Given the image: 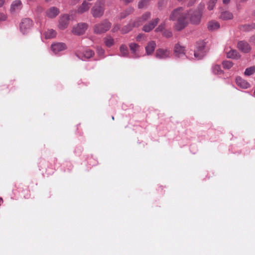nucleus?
I'll list each match as a JSON object with an SVG mask.
<instances>
[{
	"label": "nucleus",
	"mask_w": 255,
	"mask_h": 255,
	"mask_svg": "<svg viewBox=\"0 0 255 255\" xmlns=\"http://www.w3.org/2000/svg\"><path fill=\"white\" fill-rule=\"evenodd\" d=\"M204 8V3H200L197 10H190L187 11L184 10L181 7H178L172 11L169 19L172 21L177 20L175 28L177 30L180 31L186 26L189 18L192 24L199 23Z\"/></svg>",
	"instance_id": "1"
},
{
	"label": "nucleus",
	"mask_w": 255,
	"mask_h": 255,
	"mask_svg": "<svg viewBox=\"0 0 255 255\" xmlns=\"http://www.w3.org/2000/svg\"><path fill=\"white\" fill-rule=\"evenodd\" d=\"M111 26V23L105 19L100 23L94 25V32L96 34H102L109 30Z\"/></svg>",
	"instance_id": "2"
},
{
	"label": "nucleus",
	"mask_w": 255,
	"mask_h": 255,
	"mask_svg": "<svg viewBox=\"0 0 255 255\" xmlns=\"http://www.w3.org/2000/svg\"><path fill=\"white\" fill-rule=\"evenodd\" d=\"M104 10V2L101 0H98L92 8L91 13L93 17L99 18L103 16Z\"/></svg>",
	"instance_id": "3"
},
{
	"label": "nucleus",
	"mask_w": 255,
	"mask_h": 255,
	"mask_svg": "<svg viewBox=\"0 0 255 255\" xmlns=\"http://www.w3.org/2000/svg\"><path fill=\"white\" fill-rule=\"evenodd\" d=\"M33 25L32 21L28 18L23 19L20 23V30L23 34L27 33Z\"/></svg>",
	"instance_id": "4"
},
{
	"label": "nucleus",
	"mask_w": 255,
	"mask_h": 255,
	"mask_svg": "<svg viewBox=\"0 0 255 255\" xmlns=\"http://www.w3.org/2000/svg\"><path fill=\"white\" fill-rule=\"evenodd\" d=\"M171 52L167 49L159 48L155 52V56L159 59H166L170 57Z\"/></svg>",
	"instance_id": "5"
},
{
	"label": "nucleus",
	"mask_w": 255,
	"mask_h": 255,
	"mask_svg": "<svg viewBox=\"0 0 255 255\" xmlns=\"http://www.w3.org/2000/svg\"><path fill=\"white\" fill-rule=\"evenodd\" d=\"M86 23H80L73 28L72 32L76 35H81L85 33L88 28Z\"/></svg>",
	"instance_id": "6"
},
{
	"label": "nucleus",
	"mask_w": 255,
	"mask_h": 255,
	"mask_svg": "<svg viewBox=\"0 0 255 255\" xmlns=\"http://www.w3.org/2000/svg\"><path fill=\"white\" fill-rule=\"evenodd\" d=\"M67 48L66 44L62 42L55 43L51 45V48L55 54L65 50Z\"/></svg>",
	"instance_id": "7"
},
{
	"label": "nucleus",
	"mask_w": 255,
	"mask_h": 255,
	"mask_svg": "<svg viewBox=\"0 0 255 255\" xmlns=\"http://www.w3.org/2000/svg\"><path fill=\"white\" fill-rule=\"evenodd\" d=\"M70 16L68 14L62 15L60 18L58 27L59 29L63 30L68 25Z\"/></svg>",
	"instance_id": "8"
},
{
	"label": "nucleus",
	"mask_w": 255,
	"mask_h": 255,
	"mask_svg": "<svg viewBox=\"0 0 255 255\" xmlns=\"http://www.w3.org/2000/svg\"><path fill=\"white\" fill-rule=\"evenodd\" d=\"M159 21V19L158 18H156L150 21L148 23L143 26L142 28L143 31L145 32H149L156 26Z\"/></svg>",
	"instance_id": "9"
},
{
	"label": "nucleus",
	"mask_w": 255,
	"mask_h": 255,
	"mask_svg": "<svg viewBox=\"0 0 255 255\" xmlns=\"http://www.w3.org/2000/svg\"><path fill=\"white\" fill-rule=\"evenodd\" d=\"M22 7V3L20 0H14L10 5V11L11 13L19 11Z\"/></svg>",
	"instance_id": "10"
},
{
	"label": "nucleus",
	"mask_w": 255,
	"mask_h": 255,
	"mask_svg": "<svg viewBox=\"0 0 255 255\" xmlns=\"http://www.w3.org/2000/svg\"><path fill=\"white\" fill-rule=\"evenodd\" d=\"M129 47L132 54V58H137L140 57V46L139 45L135 43H131L129 44Z\"/></svg>",
	"instance_id": "11"
},
{
	"label": "nucleus",
	"mask_w": 255,
	"mask_h": 255,
	"mask_svg": "<svg viewBox=\"0 0 255 255\" xmlns=\"http://www.w3.org/2000/svg\"><path fill=\"white\" fill-rule=\"evenodd\" d=\"M151 17V13L149 12H146L142 14L140 18L137 19L133 22V26H139L141 25L144 22L146 21Z\"/></svg>",
	"instance_id": "12"
},
{
	"label": "nucleus",
	"mask_w": 255,
	"mask_h": 255,
	"mask_svg": "<svg viewBox=\"0 0 255 255\" xmlns=\"http://www.w3.org/2000/svg\"><path fill=\"white\" fill-rule=\"evenodd\" d=\"M206 53L205 50V46L202 45L197 48V49L194 52V55L196 59L200 60L202 59Z\"/></svg>",
	"instance_id": "13"
},
{
	"label": "nucleus",
	"mask_w": 255,
	"mask_h": 255,
	"mask_svg": "<svg viewBox=\"0 0 255 255\" xmlns=\"http://www.w3.org/2000/svg\"><path fill=\"white\" fill-rule=\"evenodd\" d=\"M94 54V52L89 49H87L85 50L82 56H81V54L78 53H76V56L79 58L81 59L82 60H84L86 59H89L91 57H92Z\"/></svg>",
	"instance_id": "14"
},
{
	"label": "nucleus",
	"mask_w": 255,
	"mask_h": 255,
	"mask_svg": "<svg viewBox=\"0 0 255 255\" xmlns=\"http://www.w3.org/2000/svg\"><path fill=\"white\" fill-rule=\"evenodd\" d=\"M91 6V3L87 2L86 0H84L82 4L78 7L76 10V12L79 14H82L89 10Z\"/></svg>",
	"instance_id": "15"
},
{
	"label": "nucleus",
	"mask_w": 255,
	"mask_h": 255,
	"mask_svg": "<svg viewBox=\"0 0 255 255\" xmlns=\"http://www.w3.org/2000/svg\"><path fill=\"white\" fill-rule=\"evenodd\" d=\"M59 13V9L55 6H52L46 11V16L51 18L55 17Z\"/></svg>",
	"instance_id": "16"
},
{
	"label": "nucleus",
	"mask_w": 255,
	"mask_h": 255,
	"mask_svg": "<svg viewBox=\"0 0 255 255\" xmlns=\"http://www.w3.org/2000/svg\"><path fill=\"white\" fill-rule=\"evenodd\" d=\"M156 46V44L154 41H149L145 48L146 54L147 55H151L154 51Z\"/></svg>",
	"instance_id": "17"
},
{
	"label": "nucleus",
	"mask_w": 255,
	"mask_h": 255,
	"mask_svg": "<svg viewBox=\"0 0 255 255\" xmlns=\"http://www.w3.org/2000/svg\"><path fill=\"white\" fill-rule=\"evenodd\" d=\"M238 48L239 50L244 53H247L251 50V47L249 44L244 41H241L238 42Z\"/></svg>",
	"instance_id": "18"
},
{
	"label": "nucleus",
	"mask_w": 255,
	"mask_h": 255,
	"mask_svg": "<svg viewBox=\"0 0 255 255\" xmlns=\"http://www.w3.org/2000/svg\"><path fill=\"white\" fill-rule=\"evenodd\" d=\"M185 50L184 47L181 46L179 44H177L175 45L174 47V53L176 56L178 57H182L185 55Z\"/></svg>",
	"instance_id": "19"
},
{
	"label": "nucleus",
	"mask_w": 255,
	"mask_h": 255,
	"mask_svg": "<svg viewBox=\"0 0 255 255\" xmlns=\"http://www.w3.org/2000/svg\"><path fill=\"white\" fill-rule=\"evenodd\" d=\"M236 84L238 86L243 89H247L250 87V84L245 80L240 77H238L236 79Z\"/></svg>",
	"instance_id": "20"
},
{
	"label": "nucleus",
	"mask_w": 255,
	"mask_h": 255,
	"mask_svg": "<svg viewBox=\"0 0 255 255\" xmlns=\"http://www.w3.org/2000/svg\"><path fill=\"white\" fill-rule=\"evenodd\" d=\"M226 55L227 58L233 59H239L241 57L240 54L234 49H231L229 51L226 52Z\"/></svg>",
	"instance_id": "21"
},
{
	"label": "nucleus",
	"mask_w": 255,
	"mask_h": 255,
	"mask_svg": "<svg viewBox=\"0 0 255 255\" xmlns=\"http://www.w3.org/2000/svg\"><path fill=\"white\" fill-rule=\"evenodd\" d=\"M220 18L223 20H229L233 18V15L229 11H223L221 13Z\"/></svg>",
	"instance_id": "22"
},
{
	"label": "nucleus",
	"mask_w": 255,
	"mask_h": 255,
	"mask_svg": "<svg viewBox=\"0 0 255 255\" xmlns=\"http://www.w3.org/2000/svg\"><path fill=\"white\" fill-rule=\"evenodd\" d=\"M220 27V24L216 21H211L208 24V28L209 30L214 31L219 29Z\"/></svg>",
	"instance_id": "23"
},
{
	"label": "nucleus",
	"mask_w": 255,
	"mask_h": 255,
	"mask_svg": "<svg viewBox=\"0 0 255 255\" xmlns=\"http://www.w3.org/2000/svg\"><path fill=\"white\" fill-rule=\"evenodd\" d=\"M134 9L132 7H128L125 11L122 12L119 15V18L121 19L126 18L127 16L133 12Z\"/></svg>",
	"instance_id": "24"
},
{
	"label": "nucleus",
	"mask_w": 255,
	"mask_h": 255,
	"mask_svg": "<svg viewBox=\"0 0 255 255\" xmlns=\"http://www.w3.org/2000/svg\"><path fill=\"white\" fill-rule=\"evenodd\" d=\"M120 56L122 57H127L128 55V47L125 45H122L120 47Z\"/></svg>",
	"instance_id": "25"
},
{
	"label": "nucleus",
	"mask_w": 255,
	"mask_h": 255,
	"mask_svg": "<svg viewBox=\"0 0 255 255\" xmlns=\"http://www.w3.org/2000/svg\"><path fill=\"white\" fill-rule=\"evenodd\" d=\"M45 37L46 39H50L54 38L56 35V32L53 29H48L45 33Z\"/></svg>",
	"instance_id": "26"
},
{
	"label": "nucleus",
	"mask_w": 255,
	"mask_h": 255,
	"mask_svg": "<svg viewBox=\"0 0 255 255\" xmlns=\"http://www.w3.org/2000/svg\"><path fill=\"white\" fill-rule=\"evenodd\" d=\"M212 70L214 74L220 75L223 73L219 65L215 64L213 65Z\"/></svg>",
	"instance_id": "27"
},
{
	"label": "nucleus",
	"mask_w": 255,
	"mask_h": 255,
	"mask_svg": "<svg viewBox=\"0 0 255 255\" xmlns=\"http://www.w3.org/2000/svg\"><path fill=\"white\" fill-rule=\"evenodd\" d=\"M104 43L107 47H111L114 44V39L111 36H107L104 39Z\"/></svg>",
	"instance_id": "28"
},
{
	"label": "nucleus",
	"mask_w": 255,
	"mask_h": 255,
	"mask_svg": "<svg viewBox=\"0 0 255 255\" xmlns=\"http://www.w3.org/2000/svg\"><path fill=\"white\" fill-rule=\"evenodd\" d=\"M255 72V67L252 66L247 68L244 72V74L246 76H251Z\"/></svg>",
	"instance_id": "29"
},
{
	"label": "nucleus",
	"mask_w": 255,
	"mask_h": 255,
	"mask_svg": "<svg viewBox=\"0 0 255 255\" xmlns=\"http://www.w3.org/2000/svg\"><path fill=\"white\" fill-rule=\"evenodd\" d=\"M133 27V23L132 24V25L131 24H128L121 29V32L122 33H127L130 31Z\"/></svg>",
	"instance_id": "30"
},
{
	"label": "nucleus",
	"mask_w": 255,
	"mask_h": 255,
	"mask_svg": "<svg viewBox=\"0 0 255 255\" xmlns=\"http://www.w3.org/2000/svg\"><path fill=\"white\" fill-rule=\"evenodd\" d=\"M222 65L224 69H229L233 66V63L229 60L223 61Z\"/></svg>",
	"instance_id": "31"
},
{
	"label": "nucleus",
	"mask_w": 255,
	"mask_h": 255,
	"mask_svg": "<svg viewBox=\"0 0 255 255\" xmlns=\"http://www.w3.org/2000/svg\"><path fill=\"white\" fill-rule=\"evenodd\" d=\"M218 0H209L207 3V8L209 10L213 9Z\"/></svg>",
	"instance_id": "32"
},
{
	"label": "nucleus",
	"mask_w": 255,
	"mask_h": 255,
	"mask_svg": "<svg viewBox=\"0 0 255 255\" xmlns=\"http://www.w3.org/2000/svg\"><path fill=\"white\" fill-rule=\"evenodd\" d=\"M149 3V0H141L138 3V8H142L146 6Z\"/></svg>",
	"instance_id": "33"
},
{
	"label": "nucleus",
	"mask_w": 255,
	"mask_h": 255,
	"mask_svg": "<svg viewBox=\"0 0 255 255\" xmlns=\"http://www.w3.org/2000/svg\"><path fill=\"white\" fill-rule=\"evenodd\" d=\"M165 26V23H162L158 25V26L155 29V31L156 32H161L164 29Z\"/></svg>",
	"instance_id": "34"
},
{
	"label": "nucleus",
	"mask_w": 255,
	"mask_h": 255,
	"mask_svg": "<svg viewBox=\"0 0 255 255\" xmlns=\"http://www.w3.org/2000/svg\"><path fill=\"white\" fill-rule=\"evenodd\" d=\"M163 35L166 37H170L172 35V33L170 30H166L163 31Z\"/></svg>",
	"instance_id": "35"
},
{
	"label": "nucleus",
	"mask_w": 255,
	"mask_h": 255,
	"mask_svg": "<svg viewBox=\"0 0 255 255\" xmlns=\"http://www.w3.org/2000/svg\"><path fill=\"white\" fill-rule=\"evenodd\" d=\"M7 16L6 14L0 12V21H4L7 19Z\"/></svg>",
	"instance_id": "36"
},
{
	"label": "nucleus",
	"mask_w": 255,
	"mask_h": 255,
	"mask_svg": "<svg viewBox=\"0 0 255 255\" xmlns=\"http://www.w3.org/2000/svg\"><path fill=\"white\" fill-rule=\"evenodd\" d=\"M97 51L98 54L100 56H103L104 54L105 51L101 47H98L97 48Z\"/></svg>",
	"instance_id": "37"
},
{
	"label": "nucleus",
	"mask_w": 255,
	"mask_h": 255,
	"mask_svg": "<svg viewBox=\"0 0 255 255\" xmlns=\"http://www.w3.org/2000/svg\"><path fill=\"white\" fill-rule=\"evenodd\" d=\"M120 28V26L119 24H116L114 25V27L112 29L113 32H115L118 31Z\"/></svg>",
	"instance_id": "38"
},
{
	"label": "nucleus",
	"mask_w": 255,
	"mask_h": 255,
	"mask_svg": "<svg viewBox=\"0 0 255 255\" xmlns=\"http://www.w3.org/2000/svg\"><path fill=\"white\" fill-rule=\"evenodd\" d=\"M143 36V34H141L138 35L136 37V40L139 41L140 39Z\"/></svg>",
	"instance_id": "39"
},
{
	"label": "nucleus",
	"mask_w": 255,
	"mask_h": 255,
	"mask_svg": "<svg viewBox=\"0 0 255 255\" xmlns=\"http://www.w3.org/2000/svg\"><path fill=\"white\" fill-rule=\"evenodd\" d=\"M5 0H0V7H2L4 4Z\"/></svg>",
	"instance_id": "40"
},
{
	"label": "nucleus",
	"mask_w": 255,
	"mask_h": 255,
	"mask_svg": "<svg viewBox=\"0 0 255 255\" xmlns=\"http://www.w3.org/2000/svg\"><path fill=\"white\" fill-rule=\"evenodd\" d=\"M230 1V0H223V2L224 4H228Z\"/></svg>",
	"instance_id": "41"
},
{
	"label": "nucleus",
	"mask_w": 255,
	"mask_h": 255,
	"mask_svg": "<svg viewBox=\"0 0 255 255\" xmlns=\"http://www.w3.org/2000/svg\"><path fill=\"white\" fill-rule=\"evenodd\" d=\"M244 27L246 28V29L248 30H249L251 29V26L250 25H246L244 26Z\"/></svg>",
	"instance_id": "42"
},
{
	"label": "nucleus",
	"mask_w": 255,
	"mask_h": 255,
	"mask_svg": "<svg viewBox=\"0 0 255 255\" xmlns=\"http://www.w3.org/2000/svg\"><path fill=\"white\" fill-rule=\"evenodd\" d=\"M72 0L74 1L75 2V3H76L79 0Z\"/></svg>",
	"instance_id": "43"
},
{
	"label": "nucleus",
	"mask_w": 255,
	"mask_h": 255,
	"mask_svg": "<svg viewBox=\"0 0 255 255\" xmlns=\"http://www.w3.org/2000/svg\"><path fill=\"white\" fill-rule=\"evenodd\" d=\"M112 119L114 120V117H112Z\"/></svg>",
	"instance_id": "44"
},
{
	"label": "nucleus",
	"mask_w": 255,
	"mask_h": 255,
	"mask_svg": "<svg viewBox=\"0 0 255 255\" xmlns=\"http://www.w3.org/2000/svg\"><path fill=\"white\" fill-rule=\"evenodd\" d=\"M254 94H255V91H254Z\"/></svg>",
	"instance_id": "45"
},
{
	"label": "nucleus",
	"mask_w": 255,
	"mask_h": 255,
	"mask_svg": "<svg viewBox=\"0 0 255 255\" xmlns=\"http://www.w3.org/2000/svg\"><path fill=\"white\" fill-rule=\"evenodd\" d=\"M254 13L255 14V10Z\"/></svg>",
	"instance_id": "46"
},
{
	"label": "nucleus",
	"mask_w": 255,
	"mask_h": 255,
	"mask_svg": "<svg viewBox=\"0 0 255 255\" xmlns=\"http://www.w3.org/2000/svg\"><path fill=\"white\" fill-rule=\"evenodd\" d=\"M194 1H195V0H194Z\"/></svg>",
	"instance_id": "47"
}]
</instances>
